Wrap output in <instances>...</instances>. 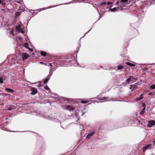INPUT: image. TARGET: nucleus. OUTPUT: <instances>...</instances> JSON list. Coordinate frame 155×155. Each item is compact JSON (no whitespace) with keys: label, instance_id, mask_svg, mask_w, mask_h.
I'll use <instances>...</instances> for the list:
<instances>
[{"label":"nucleus","instance_id":"f257e3e1","mask_svg":"<svg viewBox=\"0 0 155 155\" xmlns=\"http://www.w3.org/2000/svg\"><path fill=\"white\" fill-rule=\"evenodd\" d=\"M155 125V121L154 120H151L148 121L147 126L148 127H151Z\"/></svg>","mask_w":155,"mask_h":155},{"label":"nucleus","instance_id":"f03ea898","mask_svg":"<svg viewBox=\"0 0 155 155\" xmlns=\"http://www.w3.org/2000/svg\"><path fill=\"white\" fill-rule=\"evenodd\" d=\"M128 0H121L120 2H117V5H120L121 7L120 10H122V8L123 6V4L122 3V2H125L127 1Z\"/></svg>","mask_w":155,"mask_h":155},{"label":"nucleus","instance_id":"7ed1b4c3","mask_svg":"<svg viewBox=\"0 0 155 155\" xmlns=\"http://www.w3.org/2000/svg\"><path fill=\"white\" fill-rule=\"evenodd\" d=\"M152 146V144L150 143L147 145L143 147L142 148L143 152H144L147 150L150 149L151 147Z\"/></svg>","mask_w":155,"mask_h":155},{"label":"nucleus","instance_id":"20e7f679","mask_svg":"<svg viewBox=\"0 0 155 155\" xmlns=\"http://www.w3.org/2000/svg\"><path fill=\"white\" fill-rule=\"evenodd\" d=\"M135 79V78L133 76H130L129 77L127 80V82L129 84L130 82H131L133 81Z\"/></svg>","mask_w":155,"mask_h":155},{"label":"nucleus","instance_id":"39448f33","mask_svg":"<svg viewBox=\"0 0 155 155\" xmlns=\"http://www.w3.org/2000/svg\"><path fill=\"white\" fill-rule=\"evenodd\" d=\"M31 91H32L31 94L33 95L37 93L38 92L37 89L33 87H32Z\"/></svg>","mask_w":155,"mask_h":155},{"label":"nucleus","instance_id":"423d86ee","mask_svg":"<svg viewBox=\"0 0 155 155\" xmlns=\"http://www.w3.org/2000/svg\"><path fill=\"white\" fill-rule=\"evenodd\" d=\"M28 57V55L27 53H23L22 54V59L23 61L27 59Z\"/></svg>","mask_w":155,"mask_h":155},{"label":"nucleus","instance_id":"0eeeda50","mask_svg":"<svg viewBox=\"0 0 155 155\" xmlns=\"http://www.w3.org/2000/svg\"><path fill=\"white\" fill-rule=\"evenodd\" d=\"M65 109L68 110H74L75 108L71 105H67L65 106Z\"/></svg>","mask_w":155,"mask_h":155},{"label":"nucleus","instance_id":"6e6552de","mask_svg":"<svg viewBox=\"0 0 155 155\" xmlns=\"http://www.w3.org/2000/svg\"><path fill=\"white\" fill-rule=\"evenodd\" d=\"M98 99L100 100H102V101H104L106 100H107V97H101V96H100V95H99L98 97Z\"/></svg>","mask_w":155,"mask_h":155},{"label":"nucleus","instance_id":"1a4fd4ad","mask_svg":"<svg viewBox=\"0 0 155 155\" xmlns=\"http://www.w3.org/2000/svg\"><path fill=\"white\" fill-rule=\"evenodd\" d=\"M94 132H93L89 134L86 136V137L88 139L89 138L91 137H92L94 134Z\"/></svg>","mask_w":155,"mask_h":155},{"label":"nucleus","instance_id":"9d476101","mask_svg":"<svg viewBox=\"0 0 155 155\" xmlns=\"http://www.w3.org/2000/svg\"><path fill=\"white\" fill-rule=\"evenodd\" d=\"M120 9V8L119 7L117 6V8H110L109 10L111 11L114 12L117 11V9Z\"/></svg>","mask_w":155,"mask_h":155},{"label":"nucleus","instance_id":"9b49d317","mask_svg":"<svg viewBox=\"0 0 155 155\" xmlns=\"http://www.w3.org/2000/svg\"><path fill=\"white\" fill-rule=\"evenodd\" d=\"M126 64L130 67H134L136 66L135 64H132L129 62H127L126 63Z\"/></svg>","mask_w":155,"mask_h":155},{"label":"nucleus","instance_id":"f8f14e48","mask_svg":"<svg viewBox=\"0 0 155 155\" xmlns=\"http://www.w3.org/2000/svg\"><path fill=\"white\" fill-rule=\"evenodd\" d=\"M132 86H133V89L131 90L132 92L137 89L138 88V86L135 84H133V85H132Z\"/></svg>","mask_w":155,"mask_h":155},{"label":"nucleus","instance_id":"ddd939ff","mask_svg":"<svg viewBox=\"0 0 155 155\" xmlns=\"http://www.w3.org/2000/svg\"><path fill=\"white\" fill-rule=\"evenodd\" d=\"M5 90L6 91H7L10 92H12V93L15 92V91L14 90H13L10 88H6V87L5 88Z\"/></svg>","mask_w":155,"mask_h":155},{"label":"nucleus","instance_id":"4468645a","mask_svg":"<svg viewBox=\"0 0 155 155\" xmlns=\"http://www.w3.org/2000/svg\"><path fill=\"white\" fill-rule=\"evenodd\" d=\"M40 53L42 56L45 57L47 55V53L45 51H41Z\"/></svg>","mask_w":155,"mask_h":155},{"label":"nucleus","instance_id":"2eb2a0df","mask_svg":"<svg viewBox=\"0 0 155 155\" xmlns=\"http://www.w3.org/2000/svg\"><path fill=\"white\" fill-rule=\"evenodd\" d=\"M124 68V67L122 65H119L117 66V70H120Z\"/></svg>","mask_w":155,"mask_h":155},{"label":"nucleus","instance_id":"dca6fc26","mask_svg":"<svg viewBox=\"0 0 155 155\" xmlns=\"http://www.w3.org/2000/svg\"><path fill=\"white\" fill-rule=\"evenodd\" d=\"M106 4V2H99V4L100 6H104Z\"/></svg>","mask_w":155,"mask_h":155},{"label":"nucleus","instance_id":"f3484780","mask_svg":"<svg viewBox=\"0 0 155 155\" xmlns=\"http://www.w3.org/2000/svg\"><path fill=\"white\" fill-rule=\"evenodd\" d=\"M143 94H141L140 96V97H137V101H139L141 99H142L143 98Z\"/></svg>","mask_w":155,"mask_h":155},{"label":"nucleus","instance_id":"a211bd4d","mask_svg":"<svg viewBox=\"0 0 155 155\" xmlns=\"http://www.w3.org/2000/svg\"><path fill=\"white\" fill-rule=\"evenodd\" d=\"M21 28V25L20 24L15 27V29L17 31H19Z\"/></svg>","mask_w":155,"mask_h":155},{"label":"nucleus","instance_id":"6ab92c4d","mask_svg":"<svg viewBox=\"0 0 155 155\" xmlns=\"http://www.w3.org/2000/svg\"><path fill=\"white\" fill-rule=\"evenodd\" d=\"M145 107H144L142 110L140 112V114L141 115H142L145 112Z\"/></svg>","mask_w":155,"mask_h":155},{"label":"nucleus","instance_id":"aec40b11","mask_svg":"<svg viewBox=\"0 0 155 155\" xmlns=\"http://www.w3.org/2000/svg\"><path fill=\"white\" fill-rule=\"evenodd\" d=\"M23 46L27 48H29L28 44L27 43H25L24 44H23Z\"/></svg>","mask_w":155,"mask_h":155},{"label":"nucleus","instance_id":"412c9836","mask_svg":"<svg viewBox=\"0 0 155 155\" xmlns=\"http://www.w3.org/2000/svg\"><path fill=\"white\" fill-rule=\"evenodd\" d=\"M49 79V78H45L43 81V83L44 84H46L47 83Z\"/></svg>","mask_w":155,"mask_h":155},{"label":"nucleus","instance_id":"4be33fe9","mask_svg":"<svg viewBox=\"0 0 155 155\" xmlns=\"http://www.w3.org/2000/svg\"><path fill=\"white\" fill-rule=\"evenodd\" d=\"M12 107H8V110H13L15 109L13 105H11Z\"/></svg>","mask_w":155,"mask_h":155},{"label":"nucleus","instance_id":"5701e85b","mask_svg":"<svg viewBox=\"0 0 155 155\" xmlns=\"http://www.w3.org/2000/svg\"><path fill=\"white\" fill-rule=\"evenodd\" d=\"M18 32H20L21 33H23L25 32V31L22 29V28H21L18 31Z\"/></svg>","mask_w":155,"mask_h":155},{"label":"nucleus","instance_id":"b1692460","mask_svg":"<svg viewBox=\"0 0 155 155\" xmlns=\"http://www.w3.org/2000/svg\"><path fill=\"white\" fill-rule=\"evenodd\" d=\"M150 88L152 89H155V84L152 85L150 86Z\"/></svg>","mask_w":155,"mask_h":155},{"label":"nucleus","instance_id":"393cba45","mask_svg":"<svg viewBox=\"0 0 155 155\" xmlns=\"http://www.w3.org/2000/svg\"><path fill=\"white\" fill-rule=\"evenodd\" d=\"M88 102V101H81V103L82 104H86Z\"/></svg>","mask_w":155,"mask_h":155},{"label":"nucleus","instance_id":"a878e982","mask_svg":"<svg viewBox=\"0 0 155 155\" xmlns=\"http://www.w3.org/2000/svg\"><path fill=\"white\" fill-rule=\"evenodd\" d=\"M3 83V79L2 78L0 77V83L1 84H2Z\"/></svg>","mask_w":155,"mask_h":155},{"label":"nucleus","instance_id":"bb28decb","mask_svg":"<svg viewBox=\"0 0 155 155\" xmlns=\"http://www.w3.org/2000/svg\"><path fill=\"white\" fill-rule=\"evenodd\" d=\"M44 88L46 90H50V89L49 88V87L48 86H46V87H44Z\"/></svg>","mask_w":155,"mask_h":155},{"label":"nucleus","instance_id":"cd10ccee","mask_svg":"<svg viewBox=\"0 0 155 155\" xmlns=\"http://www.w3.org/2000/svg\"><path fill=\"white\" fill-rule=\"evenodd\" d=\"M152 142L153 143V146H154V145L155 144V138L153 140Z\"/></svg>","mask_w":155,"mask_h":155},{"label":"nucleus","instance_id":"c85d7f7f","mask_svg":"<svg viewBox=\"0 0 155 155\" xmlns=\"http://www.w3.org/2000/svg\"><path fill=\"white\" fill-rule=\"evenodd\" d=\"M20 15V13L19 12H17L16 14V15L17 16H19Z\"/></svg>","mask_w":155,"mask_h":155},{"label":"nucleus","instance_id":"c756f323","mask_svg":"<svg viewBox=\"0 0 155 155\" xmlns=\"http://www.w3.org/2000/svg\"><path fill=\"white\" fill-rule=\"evenodd\" d=\"M28 49L31 52L33 51V50L32 48H30L29 47Z\"/></svg>","mask_w":155,"mask_h":155},{"label":"nucleus","instance_id":"7c9ffc66","mask_svg":"<svg viewBox=\"0 0 155 155\" xmlns=\"http://www.w3.org/2000/svg\"><path fill=\"white\" fill-rule=\"evenodd\" d=\"M13 32H14V31H13V30H12L10 31V33L11 34H12L13 35H14V34L13 33Z\"/></svg>","mask_w":155,"mask_h":155},{"label":"nucleus","instance_id":"2f4dec72","mask_svg":"<svg viewBox=\"0 0 155 155\" xmlns=\"http://www.w3.org/2000/svg\"><path fill=\"white\" fill-rule=\"evenodd\" d=\"M132 85H133V84L130 85V89H133V86H132Z\"/></svg>","mask_w":155,"mask_h":155},{"label":"nucleus","instance_id":"473e14b6","mask_svg":"<svg viewBox=\"0 0 155 155\" xmlns=\"http://www.w3.org/2000/svg\"><path fill=\"white\" fill-rule=\"evenodd\" d=\"M137 120L138 121V122L139 123V124H142V123L139 120L137 119Z\"/></svg>","mask_w":155,"mask_h":155},{"label":"nucleus","instance_id":"72a5a7b5","mask_svg":"<svg viewBox=\"0 0 155 155\" xmlns=\"http://www.w3.org/2000/svg\"><path fill=\"white\" fill-rule=\"evenodd\" d=\"M111 4H112V3H111V2H108L107 3V4L108 5H110Z\"/></svg>","mask_w":155,"mask_h":155},{"label":"nucleus","instance_id":"f704fd0d","mask_svg":"<svg viewBox=\"0 0 155 155\" xmlns=\"http://www.w3.org/2000/svg\"><path fill=\"white\" fill-rule=\"evenodd\" d=\"M148 94L151 95L152 94V93H149Z\"/></svg>","mask_w":155,"mask_h":155},{"label":"nucleus","instance_id":"c9c22d12","mask_svg":"<svg viewBox=\"0 0 155 155\" xmlns=\"http://www.w3.org/2000/svg\"><path fill=\"white\" fill-rule=\"evenodd\" d=\"M112 7V5H110V6H109L110 8H111V7Z\"/></svg>","mask_w":155,"mask_h":155},{"label":"nucleus","instance_id":"e433bc0d","mask_svg":"<svg viewBox=\"0 0 155 155\" xmlns=\"http://www.w3.org/2000/svg\"><path fill=\"white\" fill-rule=\"evenodd\" d=\"M2 2V1L0 0V4H1Z\"/></svg>","mask_w":155,"mask_h":155},{"label":"nucleus","instance_id":"4c0bfd02","mask_svg":"<svg viewBox=\"0 0 155 155\" xmlns=\"http://www.w3.org/2000/svg\"><path fill=\"white\" fill-rule=\"evenodd\" d=\"M40 63L41 64H43V62H40Z\"/></svg>","mask_w":155,"mask_h":155},{"label":"nucleus","instance_id":"58836bf2","mask_svg":"<svg viewBox=\"0 0 155 155\" xmlns=\"http://www.w3.org/2000/svg\"><path fill=\"white\" fill-rule=\"evenodd\" d=\"M21 1H19V3H21Z\"/></svg>","mask_w":155,"mask_h":155},{"label":"nucleus","instance_id":"ea45409f","mask_svg":"<svg viewBox=\"0 0 155 155\" xmlns=\"http://www.w3.org/2000/svg\"><path fill=\"white\" fill-rule=\"evenodd\" d=\"M50 65L51 66H52V64H51Z\"/></svg>","mask_w":155,"mask_h":155},{"label":"nucleus","instance_id":"a19ab883","mask_svg":"<svg viewBox=\"0 0 155 155\" xmlns=\"http://www.w3.org/2000/svg\"><path fill=\"white\" fill-rule=\"evenodd\" d=\"M154 1H155V0H154Z\"/></svg>","mask_w":155,"mask_h":155}]
</instances>
